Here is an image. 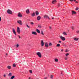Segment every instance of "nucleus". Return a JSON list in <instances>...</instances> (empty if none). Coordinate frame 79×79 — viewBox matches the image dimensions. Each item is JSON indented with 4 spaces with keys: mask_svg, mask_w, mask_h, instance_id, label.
<instances>
[{
    "mask_svg": "<svg viewBox=\"0 0 79 79\" xmlns=\"http://www.w3.org/2000/svg\"><path fill=\"white\" fill-rule=\"evenodd\" d=\"M13 67H16V64H14L13 65Z\"/></svg>",
    "mask_w": 79,
    "mask_h": 79,
    "instance_id": "c756f323",
    "label": "nucleus"
},
{
    "mask_svg": "<svg viewBox=\"0 0 79 79\" xmlns=\"http://www.w3.org/2000/svg\"><path fill=\"white\" fill-rule=\"evenodd\" d=\"M79 8L78 7H77L76 8V11H77L79 10Z\"/></svg>",
    "mask_w": 79,
    "mask_h": 79,
    "instance_id": "2f4dec72",
    "label": "nucleus"
},
{
    "mask_svg": "<svg viewBox=\"0 0 79 79\" xmlns=\"http://www.w3.org/2000/svg\"><path fill=\"white\" fill-rule=\"evenodd\" d=\"M31 24H32V25H33L34 24V23L31 22Z\"/></svg>",
    "mask_w": 79,
    "mask_h": 79,
    "instance_id": "ea45409f",
    "label": "nucleus"
},
{
    "mask_svg": "<svg viewBox=\"0 0 79 79\" xmlns=\"http://www.w3.org/2000/svg\"><path fill=\"white\" fill-rule=\"evenodd\" d=\"M49 46H52V44L51 43H49Z\"/></svg>",
    "mask_w": 79,
    "mask_h": 79,
    "instance_id": "a878e982",
    "label": "nucleus"
},
{
    "mask_svg": "<svg viewBox=\"0 0 79 79\" xmlns=\"http://www.w3.org/2000/svg\"><path fill=\"white\" fill-rule=\"evenodd\" d=\"M76 0H74V2H76Z\"/></svg>",
    "mask_w": 79,
    "mask_h": 79,
    "instance_id": "4d7b16f0",
    "label": "nucleus"
},
{
    "mask_svg": "<svg viewBox=\"0 0 79 79\" xmlns=\"http://www.w3.org/2000/svg\"><path fill=\"white\" fill-rule=\"evenodd\" d=\"M41 34L43 35H44V31H41Z\"/></svg>",
    "mask_w": 79,
    "mask_h": 79,
    "instance_id": "b1692460",
    "label": "nucleus"
},
{
    "mask_svg": "<svg viewBox=\"0 0 79 79\" xmlns=\"http://www.w3.org/2000/svg\"><path fill=\"white\" fill-rule=\"evenodd\" d=\"M70 2H73L74 0H69Z\"/></svg>",
    "mask_w": 79,
    "mask_h": 79,
    "instance_id": "37998d69",
    "label": "nucleus"
},
{
    "mask_svg": "<svg viewBox=\"0 0 79 79\" xmlns=\"http://www.w3.org/2000/svg\"><path fill=\"white\" fill-rule=\"evenodd\" d=\"M54 60L56 62H58V59H55Z\"/></svg>",
    "mask_w": 79,
    "mask_h": 79,
    "instance_id": "412c9836",
    "label": "nucleus"
},
{
    "mask_svg": "<svg viewBox=\"0 0 79 79\" xmlns=\"http://www.w3.org/2000/svg\"><path fill=\"white\" fill-rule=\"evenodd\" d=\"M59 43H61V41H59Z\"/></svg>",
    "mask_w": 79,
    "mask_h": 79,
    "instance_id": "de8ad7c7",
    "label": "nucleus"
},
{
    "mask_svg": "<svg viewBox=\"0 0 79 79\" xmlns=\"http://www.w3.org/2000/svg\"><path fill=\"white\" fill-rule=\"evenodd\" d=\"M52 19H54V18L53 17H52Z\"/></svg>",
    "mask_w": 79,
    "mask_h": 79,
    "instance_id": "864d4df0",
    "label": "nucleus"
},
{
    "mask_svg": "<svg viewBox=\"0 0 79 79\" xmlns=\"http://www.w3.org/2000/svg\"><path fill=\"white\" fill-rule=\"evenodd\" d=\"M38 27L40 28H42V26L41 25H38Z\"/></svg>",
    "mask_w": 79,
    "mask_h": 79,
    "instance_id": "c85d7f7f",
    "label": "nucleus"
},
{
    "mask_svg": "<svg viewBox=\"0 0 79 79\" xmlns=\"http://www.w3.org/2000/svg\"><path fill=\"white\" fill-rule=\"evenodd\" d=\"M63 34L64 35H67V34H66V32L64 31L63 33Z\"/></svg>",
    "mask_w": 79,
    "mask_h": 79,
    "instance_id": "393cba45",
    "label": "nucleus"
},
{
    "mask_svg": "<svg viewBox=\"0 0 79 79\" xmlns=\"http://www.w3.org/2000/svg\"><path fill=\"white\" fill-rule=\"evenodd\" d=\"M32 34L33 35H37V32L35 31L32 32Z\"/></svg>",
    "mask_w": 79,
    "mask_h": 79,
    "instance_id": "9b49d317",
    "label": "nucleus"
},
{
    "mask_svg": "<svg viewBox=\"0 0 79 79\" xmlns=\"http://www.w3.org/2000/svg\"><path fill=\"white\" fill-rule=\"evenodd\" d=\"M7 68H8V69H11V66H8L7 67Z\"/></svg>",
    "mask_w": 79,
    "mask_h": 79,
    "instance_id": "6ab92c4d",
    "label": "nucleus"
},
{
    "mask_svg": "<svg viewBox=\"0 0 79 79\" xmlns=\"http://www.w3.org/2000/svg\"><path fill=\"white\" fill-rule=\"evenodd\" d=\"M6 74H4L3 75V77H6Z\"/></svg>",
    "mask_w": 79,
    "mask_h": 79,
    "instance_id": "72a5a7b5",
    "label": "nucleus"
},
{
    "mask_svg": "<svg viewBox=\"0 0 79 79\" xmlns=\"http://www.w3.org/2000/svg\"><path fill=\"white\" fill-rule=\"evenodd\" d=\"M35 15V12H33V13H32L31 15V16L32 17H34Z\"/></svg>",
    "mask_w": 79,
    "mask_h": 79,
    "instance_id": "6e6552de",
    "label": "nucleus"
},
{
    "mask_svg": "<svg viewBox=\"0 0 79 79\" xmlns=\"http://www.w3.org/2000/svg\"><path fill=\"white\" fill-rule=\"evenodd\" d=\"M35 14L37 16L38 15H39V12L38 11H36L35 12Z\"/></svg>",
    "mask_w": 79,
    "mask_h": 79,
    "instance_id": "aec40b11",
    "label": "nucleus"
},
{
    "mask_svg": "<svg viewBox=\"0 0 79 79\" xmlns=\"http://www.w3.org/2000/svg\"><path fill=\"white\" fill-rule=\"evenodd\" d=\"M17 23L20 25H22L23 24V23H22V21L21 20H18L17 21Z\"/></svg>",
    "mask_w": 79,
    "mask_h": 79,
    "instance_id": "39448f33",
    "label": "nucleus"
},
{
    "mask_svg": "<svg viewBox=\"0 0 79 79\" xmlns=\"http://www.w3.org/2000/svg\"><path fill=\"white\" fill-rule=\"evenodd\" d=\"M12 30L14 34H15V35H16V30H15V29L14 28L12 29Z\"/></svg>",
    "mask_w": 79,
    "mask_h": 79,
    "instance_id": "0eeeda50",
    "label": "nucleus"
},
{
    "mask_svg": "<svg viewBox=\"0 0 79 79\" xmlns=\"http://www.w3.org/2000/svg\"><path fill=\"white\" fill-rule=\"evenodd\" d=\"M60 6H61V5H60V4H59L58 5V7H60Z\"/></svg>",
    "mask_w": 79,
    "mask_h": 79,
    "instance_id": "58836bf2",
    "label": "nucleus"
},
{
    "mask_svg": "<svg viewBox=\"0 0 79 79\" xmlns=\"http://www.w3.org/2000/svg\"><path fill=\"white\" fill-rule=\"evenodd\" d=\"M41 44L42 47H43L44 45V42L43 40H41Z\"/></svg>",
    "mask_w": 79,
    "mask_h": 79,
    "instance_id": "1a4fd4ad",
    "label": "nucleus"
},
{
    "mask_svg": "<svg viewBox=\"0 0 79 79\" xmlns=\"http://www.w3.org/2000/svg\"><path fill=\"white\" fill-rule=\"evenodd\" d=\"M53 75H51L50 76V78L51 79H53Z\"/></svg>",
    "mask_w": 79,
    "mask_h": 79,
    "instance_id": "cd10ccee",
    "label": "nucleus"
},
{
    "mask_svg": "<svg viewBox=\"0 0 79 79\" xmlns=\"http://www.w3.org/2000/svg\"><path fill=\"white\" fill-rule=\"evenodd\" d=\"M9 77H11L12 76V73H10L8 75Z\"/></svg>",
    "mask_w": 79,
    "mask_h": 79,
    "instance_id": "4468645a",
    "label": "nucleus"
},
{
    "mask_svg": "<svg viewBox=\"0 0 79 79\" xmlns=\"http://www.w3.org/2000/svg\"><path fill=\"white\" fill-rule=\"evenodd\" d=\"M36 79H39L38 78H37Z\"/></svg>",
    "mask_w": 79,
    "mask_h": 79,
    "instance_id": "bf43d9fd",
    "label": "nucleus"
},
{
    "mask_svg": "<svg viewBox=\"0 0 79 79\" xmlns=\"http://www.w3.org/2000/svg\"><path fill=\"white\" fill-rule=\"evenodd\" d=\"M61 52H63V49H61Z\"/></svg>",
    "mask_w": 79,
    "mask_h": 79,
    "instance_id": "603ef678",
    "label": "nucleus"
},
{
    "mask_svg": "<svg viewBox=\"0 0 79 79\" xmlns=\"http://www.w3.org/2000/svg\"><path fill=\"white\" fill-rule=\"evenodd\" d=\"M47 18H48L49 19H50V18L48 16Z\"/></svg>",
    "mask_w": 79,
    "mask_h": 79,
    "instance_id": "79ce46f5",
    "label": "nucleus"
},
{
    "mask_svg": "<svg viewBox=\"0 0 79 79\" xmlns=\"http://www.w3.org/2000/svg\"><path fill=\"white\" fill-rule=\"evenodd\" d=\"M76 3H78V2L77 1H75Z\"/></svg>",
    "mask_w": 79,
    "mask_h": 79,
    "instance_id": "3c124183",
    "label": "nucleus"
},
{
    "mask_svg": "<svg viewBox=\"0 0 79 79\" xmlns=\"http://www.w3.org/2000/svg\"><path fill=\"white\" fill-rule=\"evenodd\" d=\"M36 32H37L38 33V34H40V31H39V29H36Z\"/></svg>",
    "mask_w": 79,
    "mask_h": 79,
    "instance_id": "a211bd4d",
    "label": "nucleus"
},
{
    "mask_svg": "<svg viewBox=\"0 0 79 79\" xmlns=\"http://www.w3.org/2000/svg\"><path fill=\"white\" fill-rule=\"evenodd\" d=\"M78 40H79V38H74V40H75V41H77Z\"/></svg>",
    "mask_w": 79,
    "mask_h": 79,
    "instance_id": "f3484780",
    "label": "nucleus"
},
{
    "mask_svg": "<svg viewBox=\"0 0 79 79\" xmlns=\"http://www.w3.org/2000/svg\"><path fill=\"white\" fill-rule=\"evenodd\" d=\"M77 33H79V31H77Z\"/></svg>",
    "mask_w": 79,
    "mask_h": 79,
    "instance_id": "49530a36",
    "label": "nucleus"
},
{
    "mask_svg": "<svg viewBox=\"0 0 79 79\" xmlns=\"http://www.w3.org/2000/svg\"><path fill=\"white\" fill-rule=\"evenodd\" d=\"M36 55H38V56L40 58H41L42 57V55H41V53L40 52H38L36 53Z\"/></svg>",
    "mask_w": 79,
    "mask_h": 79,
    "instance_id": "f257e3e1",
    "label": "nucleus"
},
{
    "mask_svg": "<svg viewBox=\"0 0 79 79\" xmlns=\"http://www.w3.org/2000/svg\"><path fill=\"white\" fill-rule=\"evenodd\" d=\"M15 77L14 76H13L10 78V79H13Z\"/></svg>",
    "mask_w": 79,
    "mask_h": 79,
    "instance_id": "5701e85b",
    "label": "nucleus"
},
{
    "mask_svg": "<svg viewBox=\"0 0 79 79\" xmlns=\"http://www.w3.org/2000/svg\"><path fill=\"white\" fill-rule=\"evenodd\" d=\"M69 55V53H67L66 54L65 56H68V55Z\"/></svg>",
    "mask_w": 79,
    "mask_h": 79,
    "instance_id": "473e14b6",
    "label": "nucleus"
},
{
    "mask_svg": "<svg viewBox=\"0 0 79 79\" xmlns=\"http://www.w3.org/2000/svg\"><path fill=\"white\" fill-rule=\"evenodd\" d=\"M6 55H8V54L7 53H6Z\"/></svg>",
    "mask_w": 79,
    "mask_h": 79,
    "instance_id": "5fc2aeb1",
    "label": "nucleus"
},
{
    "mask_svg": "<svg viewBox=\"0 0 79 79\" xmlns=\"http://www.w3.org/2000/svg\"><path fill=\"white\" fill-rule=\"evenodd\" d=\"M48 17V16L47 15H44V18H47Z\"/></svg>",
    "mask_w": 79,
    "mask_h": 79,
    "instance_id": "bb28decb",
    "label": "nucleus"
},
{
    "mask_svg": "<svg viewBox=\"0 0 79 79\" xmlns=\"http://www.w3.org/2000/svg\"><path fill=\"white\" fill-rule=\"evenodd\" d=\"M45 46L46 47H48V43L47 42L45 43Z\"/></svg>",
    "mask_w": 79,
    "mask_h": 79,
    "instance_id": "9d476101",
    "label": "nucleus"
},
{
    "mask_svg": "<svg viewBox=\"0 0 79 79\" xmlns=\"http://www.w3.org/2000/svg\"><path fill=\"white\" fill-rule=\"evenodd\" d=\"M56 47H60V44H58L56 45Z\"/></svg>",
    "mask_w": 79,
    "mask_h": 79,
    "instance_id": "4be33fe9",
    "label": "nucleus"
},
{
    "mask_svg": "<svg viewBox=\"0 0 79 79\" xmlns=\"http://www.w3.org/2000/svg\"><path fill=\"white\" fill-rule=\"evenodd\" d=\"M69 51V50H68V49H67L65 51V52H68Z\"/></svg>",
    "mask_w": 79,
    "mask_h": 79,
    "instance_id": "4c0bfd02",
    "label": "nucleus"
},
{
    "mask_svg": "<svg viewBox=\"0 0 79 79\" xmlns=\"http://www.w3.org/2000/svg\"><path fill=\"white\" fill-rule=\"evenodd\" d=\"M44 79H47V77H44Z\"/></svg>",
    "mask_w": 79,
    "mask_h": 79,
    "instance_id": "09e8293b",
    "label": "nucleus"
},
{
    "mask_svg": "<svg viewBox=\"0 0 79 79\" xmlns=\"http://www.w3.org/2000/svg\"><path fill=\"white\" fill-rule=\"evenodd\" d=\"M26 13L27 14H29V13H30V12H29V9H27V10H26Z\"/></svg>",
    "mask_w": 79,
    "mask_h": 79,
    "instance_id": "f8f14e48",
    "label": "nucleus"
},
{
    "mask_svg": "<svg viewBox=\"0 0 79 79\" xmlns=\"http://www.w3.org/2000/svg\"><path fill=\"white\" fill-rule=\"evenodd\" d=\"M17 32L19 34L21 33V30L19 29V27H17Z\"/></svg>",
    "mask_w": 79,
    "mask_h": 79,
    "instance_id": "7ed1b4c3",
    "label": "nucleus"
},
{
    "mask_svg": "<svg viewBox=\"0 0 79 79\" xmlns=\"http://www.w3.org/2000/svg\"><path fill=\"white\" fill-rule=\"evenodd\" d=\"M28 79H31V77H29Z\"/></svg>",
    "mask_w": 79,
    "mask_h": 79,
    "instance_id": "6e6d98bb",
    "label": "nucleus"
},
{
    "mask_svg": "<svg viewBox=\"0 0 79 79\" xmlns=\"http://www.w3.org/2000/svg\"><path fill=\"white\" fill-rule=\"evenodd\" d=\"M7 12L8 14H10V15L13 13L12 11H11V10H10V9H8L7 11Z\"/></svg>",
    "mask_w": 79,
    "mask_h": 79,
    "instance_id": "f03ea898",
    "label": "nucleus"
},
{
    "mask_svg": "<svg viewBox=\"0 0 79 79\" xmlns=\"http://www.w3.org/2000/svg\"><path fill=\"white\" fill-rule=\"evenodd\" d=\"M72 29L73 30H74V28L73 27H72Z\"/></svg>",
    "mask_w": 79,
    "mask_h": 79,
    "instance_id": "e433bc0d",
    "label": "nucleus"
},
{
    "mask_svg": "<svg viewBox=\"0 0 79 79\" xmlns=\"http://www.w3.org/2000/svg\"><path fill=\"white\" fill-rule=\"evenodd\" d=\"M77 64H78V65H79V63H77Z\"/></svg>",
    "mask_w": 79,
    "mask_h": 79,
    "instance_id": "13d9d810",
    "label": "nucleus"
},
{
    "mask_svg": "<svg viewBox=\"0 0 79 79\" xmlns=\"http://www.w3.org/2000/svg\"><path fill=\"white\" fill-rule=\"evenodd\" d=\"M27 26L28 27V28H30V27L27 24Z\"/></svg>",
    "mask_w": 79,
    "mask_h": 79,
    "instance_id": "f704fd0d",
    "label": "nucleus"
},
{
    "mask_svg": "<svg viewBox=\"0 0 79 79\" xmlns=\"http://www.w3.org/2000/svg\"><path fill=\"white\" fill-rule=\"evenodd\" d=\"M65 60H68V58H65Z\"/></svg>",
    "mask_w": 79,
    "mask_h": 79,
    "instance_id": "a18cd8bd",
    "label": "nucleus"
},
{
    "mask_svg": "<svg viewBox=\"0 0 79 79\" xmlns=\"http://www.w3.org/2000/svg\"><path fill=\"white\" fill-rule=\"evenodd\" d=\"M2 21V18H1V17H0V21Z\"/></svg>",
    "mask_w": 79,
    "mask_h": 79,
    "instance_id": "c03bdc74",
    "label": "nucleus"
},
{
    "mask_svg": "<svg viewBox=\"0 0 79 79\" xmlns=\"http://www.w3.org/2000/svg\"><path fill=\"white\" fill-rule=\"evenodd\" d=\"M29 72L31 74V73H32V71L31 70H29Z\"/></svg>",
    "mask_w": 79,
    "mask_h": 79,
    "instance_id": "7c9ffc66",
    "label": "nucleus"
},
{
    "mask_svg": "<svg viewBox=\"0 0 79 79\" xmlns=\"http://www.w3.org/2000/svg\"><path fill=\"white\" fill-rule=\"evenodd\" d=\"M56 2V0H54L52 1V3H53V4H55Z\"/></svg>",
    "mask_w": 79,
    "mask_h": 79,
    "instance_id": "2eb2a0df",
    "label": "nucleus"
},
{
    "mask_svg": "<svg viewBox=\"0 0 79 79\" xmlns=\"http://www.w3.org/2000/svg\"><path fill=\"white\" fill-rule=\"evenodd\" d=\"M60 39L61 40H63V41H64V40L66 39L64 37H63L62 36H60Z\"/></svg>",
    "mask_w": 79,
    "mask_h": 79,
    "instance_id": "20e7f679",
    "label": "nucleus"
},
{
    "mask_svg": "<svg viewBox=\"0 0 79 79\" xmlns=\"http://www.w3.org/2000/svg\"><path fill=\"white\" fill-rule=\"evenodd\" d=\"M49 28L50 29H52V27L51 26L49 27Z\"/></svg>",
    "mask_w": 79,
    "mask_h": 79,
    "instance_id": "a19ab883",
    "label": "nucleus"
},
{
    "mask_svg": "<svg viewBox=\"0 0 79 79\" xmlns=\"http://www.w3.org/2000/svg\"><path fill=\"white\" fill-rule=\"evenodd\" d=\"M19 47V44H17L16 45V47L17 48H18V47Z\"/></svg>",
    "mask_w": 79,
    "mask_h": 79,
    "instance_id": "c9c22d12",
    "label": "nucleus"
},
{
    "mask_svg": "<svg viewBox=\"0 0 79 79\" xmlns=\"http://www.w3.org/2000/svg\"><path fill=\"white\" fill-rule=\"evenodd\" d=\"M18 16V17H19V18H22L23 17V16L22 15V14H21L20 13H19Z\"/></svg>",
    "mask_w": 79,
    "mask_h": 79,
    "instance_id": "423d86ee",
    "label": "nucleus"
},
{
    "mask_svg": "<svg viewBox=\"0 0 79 79\" xmlns=\"http://www.w3.org/2000/svg\"><path fill=\"white\" fill-rule=\"evenodd\" d=\"M41 18V17H40V16H38L37 17V20H38V21H39V20H40V19Z\"/></svg>",
    "mask_w": 79,
    "mask_h": 79,
    "instance_id": "ddd939ff",
    "label": "nucleus"
},
{
    "mask_svg": "<svg viewBox=\"0 0 79 79\" xmlns=\"http://www.w3.org/2000/svg\"><path fill=\"white\" fill-rule=\"evenodd\" d=\"M18 36L19 37V38L21 39V37H20V36H19V35Z\"/></svg>",
    "mask_w": 79,
    "mask_h": 79,
    "instance_id": "8fccbe9b",
    "label": "nucleus"
},
{
    "mask_svg": "<svg viewBox=\"0 0 79 79\" xmlns=\"http://www.w3.org/2000/svg\"><path fill=\"white\" fill-rule=\"evenodd\" d=\"M72 15H75L76 14V12L74 11H72Z\"/></svg>",
    "mask_w": 79,
    "mask_h": 79,
    "instance_id": "dca6fc26",
    "label": "nucleus"
}]
</instances>
